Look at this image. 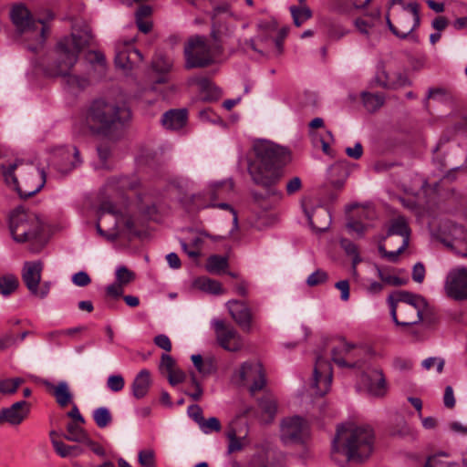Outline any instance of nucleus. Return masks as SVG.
Here are the masks:
<instances>
[{"label": "nucleus", "instance_id": "f257e3e1", "mask_svg": "<svg viewBox=\"0 0 467 467\" xmlns=\"http://www.w3.org/2000/svg\"><path fill=\"white\" fill-rule=\"evenodd\" d=\"M255 160L248 165V172L253 182L267 191L269 196L282 197V192L275 185L283 175V167L291 160L289 150L268 140L254 143Z\"/></svg>", "mask_w": 467, "mask_h": 467}, {"label": "nucleus", "instance_id": "f03ea898", "mask_svg": "<svg viewBox=\"0 0 467 467\" xmlns=\"http://www.w3.org/2000/svg\"><path fill=\"white\" fill-rule=\"evenodd\" d=\"M374 447L373 429L368 425L354 423L339 426L332 443L333 451H341L348 461L356 462H361L370 457Z\"/></svg>", "mask_w": 467, "mask_h": 467}, {"label": "nucleus", "instance_id": "7ed1b4c3", "mask_svg": "<svg viewBox=\"0 0 467 467\" xmlns=\"http://www.w3.org/2000/svg\"><path fill=\"white\" fill-rule=\"evenodd\" d=\"M92 38L91 30L88 26H85L80 31L74 28L70 36L65 37L58 44L59 57L57 65L54 67L47 69V74L52 77H64L66 78L67 84L70 88H84L88 80L84 78H79L75 75H70L69 71L76 64L78 53L81 49L89 44Z\"/></svg>", "mask_w": 467, "mask_h": 467}, {"label": "nucleus", "instance_id": "20e7f679", "mask_svg": "<svg viewBox=\"0 0 467 467\" xmlns=\"http://www.w3.org/2000/svg\"><path fill=\"white\" fill-rule=\"evenodd\" d=\"M131 113L124 101L97 99L85 115L86 125L92 130L109 131L130 120Z\"/></svg>", "mask_w": 467, "mask_h": 467}, {"label": "nucleus", "instance_id": "39448f33", "mask_svg": "<svg viewBox=\"0 0 467 467\" xmlns=\"http://www.w3.org/2000/svg\"><path fill=\"white\" fill-rule=\"evenodd\" d=\"M3 176L7 185L14 188L23 198L37 193L46 183V173L33 163L21 160L2 166Z\"/></svg>", "mask_w": 467, "mask_h": 467}, {"label": "nucleus", "instance_id": "423d86ee", "mask_svg": "<svg viewBox=\"0 0 467 467\" xmlns=\"http://www.w3.org/2000/svg\"><path fill=\"white\" fill-rule=\"evenodd\" d=\"M387 301L393 322L400 326H410L422 320L423 312L428 306L423 296L408 291H396L388 296Z\"/></svg>", "mask_w": 467, "mask_h": 467}, {"label": "nucleus", "instance_id": "0eeeda50", "mask_svg": "<svg viewBox=\"0 0 467 467\" xmlns=\"http://www.w3.org/2000/svg\"><path fill=\"white\" fill-rule=\"evenodd\" d=\"M10 18L16 33L34 42L27 45L29 50L36 51L43 46L48 30L46 20L35 19L30 11L22 4L12 7Z\"/></svg>", "mask_w": 467, "mask_h": 467}, {"label": "nucleus", "instance_id": "6e6552de", "mask_svg": "<svg viewBox=\"0 0 467 467\" xmlns=\"http://www.w3.org/2000/svg\"><path fill=\"white\" fill-rule=\"evenodd\" d=\"M134 223L130 216L119 213L111 202H103L96 223L98 233L109 241L116 240L120 232H131Z\"/></svg>", "mask_w": 467, "mask_h": 467}, {"label": "nucleus", "instance_id": "1a4fd4ad", "mask_svg": "<svg viewBox=\"0 0 467 467\" xmlns=\"http://www.w3.org/2000/svg\"><path fill=\"white\" fill-rule=\"evenodd\" d=\"M9 229L16 242L26 243L39 236L42 223L36 214L19 207L10 214Z\"/></svg>", "mask_w": 467, "mask_h": 467}, {"label": "nucleus", "instance_id": "9d476101", "mask_svg": "<svg viewBox=\"0 0 467 467\" xmlns=\"http://www.w3.org/2000/svg\"><path fill=\"white\" fill-rule=\"evenodd\" d=\"M183 53L187 69L204 67L213 61L210 46L205 38L200 36H192L188 40Z\"/></svg>", "mask_w": 467, "mask_h": 467}, {"label": "nucleus", "instance_id": "9b49d317", "mask_svg": "<svg viewBox=\"0 0 467 467\" xmlns=\"http://www.w3.org/2000/svg\"><path fill=\"white\" fill-rule=\"evenodd\" d=\"M233 380L240 386H248L252 394L263 389L265 385V375L263 366L258 361H245L233 375Z\"/></svg>", "mask_w": 467, "mask_h": 467}, {"label": "nucleus", "instance_id": "f8f14e48", "mask_svg": "<svg viewBox=\"0 0 467 467\" xmlns=\"http://www.w3.org/2000/svg\"><path fill=\"white\" fill-rule=\"evenodd\" d=\"M437 238L456 254L467 256V231L462 226L445 223L441 226Z\"/></svg>", "mask_w": 467, "mask_h": 467}, {"label": "nucleus", "instance_id": "ddd939ff", "mask_svg": "<svg viewBox=\"0 0 467 467\" xmlns=\"http://www.w3.org/2000/svg\"><path fill=\"white\" fill-rule=\"evenodd\" d=\"M443 289L451 299L467 300V267L458 265L451 268L445 276Z\"/></svg>", "mask_w": 467, "mask_h": 467}, {"label": "nucleus", "instance_id": "4468645a", "mask_svg": "<svg viewBox=\"0 0 467 467\" xmlns=\"http://www.w3.org/2000/svg\"><path fill=\"white\" fill-rule=\"evenodd\" d=\"M358 388L373 398H383L388 392V384L381 368L369 367L360 375Z\"/></svg>", "mask_w": 467, "mask_h": 467}, {"label": "nucleus", "instance_id": "2eb2a0df", "mask_svg": "<svg viewBox=\"0 0 467 467\" xmlns=\"http://www.w3.org/2000/svg\"><path fill=\"white\" fill-rule=\"evenodd\" d=\"M308 436V425L301 417L294 416L282 420L280 438L284 444H301L306 441Z\"/></svg>", "mask_w": 467, "mask_h": 467}, {"label": "nucleus", "instance_id": "dca6fc26", "mask_svg": "<svg viewBox=\"0 0 467 467\" xmlns=\"http://www.w3.org/2000/svg\"><path fill=\"white\" fill-rule=\"evenodd\" d=\"M332 367L324 358L318 357L316 360L313 378L310 382V392L315 396H324L327 394L332 383Z\"/></svg>", "mask_w": 467, "mask_h": 467}, {"label": "nucleus", "instance_id": "f3484780", "mask_svg": "<svg viewBox=\"0 0 467 467\" xmlns=\"http://www.w3.org/2000/svg\"><path fill=\"white\" fill-rule=\"evenodd\" d=\"M219 345L225 350L236 352L243 348L242 337L233 327L226 325L223 320L215 319L212 322Z\"/></svg>", "mask_w": 467, "mask_h": 467}, {"label": "nucleus", "instance_id": "a211bd4d", "mask_svg": "<svg viewBox=\"0 0 467 467\" xmlns=\"http://www.w3.org/2000/svg\"><path fill=\"white\" fill-rule=\"evenodd\" d=\"M419 25V5L417 3H410L404 6L403 10L398 16L396 36L406 38Z\"/></svg>", "mask_w": 467, "mask_h": 467}, {"label": "nucleus", "instance_id": "6ab92c4d", "mask_svg": "<svg viewBox=\"0 0 467 467\" xmlns=\"http://www.w3.org/2000/svg\"><path fill=\"white\" fill-rule=\"evenodd\" d=\"M54 165L58 172L66 175L81 164L79 151L75 146L61 147L55 152Z\"/></svg>", "mask_w": 467, "mask_h": 467}, {"label": "nucleus", "instance_id": "aec40b11", "mask_svg": "<svg viewBox=\"0 0 467 467\" xmlns=\"http://www.w3.org/2000/svg\"><path fill=\"white\" fill-rule=\"evenodd\" d=\"M227 308L232 318L244 331H250L252 324V313L250 307L242 301L230 300Z\"/></svg>", "mask_w": 467, "mask_h": 467}, {"label": "nucleus", "instance_id": "412c9836", "mask_svg": "<svg viewBox=\"0 0 467 467\" xmlns=\"http://www.w3.org/2000/svg\"><path fill=\"white\" fill-rule=\"evenodd\" d=\"M29 413V404L25 400L15 402L0 411V424L8 422L12 425L20 424Z\"/></svg>", "mask_w": 467, "mask_h": 467}, {"label": "nucleus", "instance_id": "4be33fe9", "mask_svg": "<svg viewBox=\"0 0 467 467\" xmlns=\"http://www.w3.org/2000/svg\"><path fill=\"white\" fill-rule=\"evenodd\" d=\"M34 380L45 385L48 389L52 390V394L60 407L65 408L72 403L73 395L67 381L62 380L57 385H54L47 379L36 377L34 378Z\"/></svg>", "mask_w": 467, "mask_h": 467}, {"label": "nucleus", "instance_id": "5701e85b", "mask_svg": "<svg viewBox=\"0 0 467 467\" xmlns=\"http://www.w3.org/2000/svg\"><path fill=\"white\" fill-rule=\"evenodd\" d=\"M43 265L40 261L26 262L22 270V279L26 288L32 294L40 284Z\"/></svg>", "mask_w": 467, "mask_h": 467}, {"label": "nucleus", "instance_id": "b1692460", "mask_svg": "<svg viewBox=\"0 0 467 467\" xmlns=\"http://www.w3.org/2000/svg\"><path fill=\"white\" fill-rule=\"evenodd\" d=\"M373 82L384 88H399L410 84L407 76L401 72L388 73L384 69L379 71Z\"/></svg>", "mask_w": 467, "mask_h": 467}, {"label": "nucleus", "instance_id": "393cba45", "mask_svg": "<svg viewBox=\"0 0 467 467\" xmlns=\"http://www.w3.org/2000/svg\"><path fill=\"white\" fill-rule=\"evenodd\" d=\"M336 357L335 363L340 368H360L367 361L368 349L363 346L353 344L348 359L345 360Z\"/></svg>", "mask_w": 467, "mask_h": 467}, {"label": "nucleus", "instance_id": "a878e982", "mask_svg": "<svg viewBox=\"0 0 467 467\" xmlns=\"http://www.w3.org/2000/svg\"><path fill=\"white\" fill-rule=\"evenodd\" d=\"M234 192V182L228 178L219 182H210L206 189V194L210 197L211 201L218 199H226Z\"/></svg>", "mask_w": 467, "mask_h": 467}, {"label": "nucleus", "instance_id": "bb28decb", "mask_svg": "<svg viewBox=\"0 0 467 467\" xmlns=\"http://www.w3.org/2000/svg\"><path fill=\"white\" fill-rule=\"evenodd\" d=\"M161 121L168 130H180L187 121V111L186 109H171L163 114Z\"/></svg>", "mask_w": 467, "mask_h": 467}, {"label": "nucleus", "instance_id": "cd10ccee", "mask_svg": "<svg viewBox=\"0 0 467 467\" xmlns=\"http://www.w3.org/2000/svg\"><path fill=\"white\" fill-rule=\"evenodd\" d=\"M140 185V181L136 176L133 177H119L109 179L106 185L105 191L109 193L124 191L134 190Z\"/></svg>", "mask_w": 467, "mask_h": 467}, {"label": "nucleus", "instance_id": "c85d7f7f", "mask_svg": "<svg viewBox=\"0 0 467 467\" xmlns=\"http://www.w3.org/2000/svg\"><path fill=\"white\" fill-rule=\"evenodd\" d=\"M150 374L147 369H141L137 376L135 377L132 385L131 390L132 395L140 400L144 398L150 389Z\"/></svg>", "mask_w": 467, "mask_h": 467}, {"label": "nucleus", "instance_id": "c756f323", "mask_svg": "<svg viewBox=\"0 0 467 467\" xmlns=\"http://www.w3.org/2000/svg\"><path fill=\"white\" fill-rule=\"evenodd\" d=\"M371 0H334L333 9L339 14L348 15L354 9L367 8Z\"/></svg>", "mask_w": 467, "mask_h": 467}, {"label": "nucleus", "instance_id": "7c9ffc66", "mask_svg": "<svg viewBox=\"0 0 467 467\" xmlns=\"http://www.w3.org/2000/svg\"><path fill=\"white\" fill-rule=\"evenodd\" d=\"M410 231L408 222L402 216L393 219L388 230V235H400L402 237V242L407 243L409 245Z\"/></svg>", "mask_w": 467, "mask_h": 467}, {"label": "nucleus", "instance_id": "2f4dec72", "mask_svg": "<svg viewBox=\"0 0 467 467\" xmlns=\"http://www.w3.org/2000/svg\"><path fill=\"white\" fill-rule=\"evenodd\" d=\"M193 286L198 290L213 295H220L223 293L220 282L204 276L195 279L193 281Z\"/></svg>", "mask_w": 467, "mask_h": 467}, {"label": "nucleus", "instance_id": "473e14b6", "mask_svg": "<svg viewBox=\"0 0 467 467\" xmlns=\"http://www.w3.org/2000/svg\"><path fill=\"white\" fill-rule=\"evenodd\" d=\"M53 448L61 458L78 457L84 450L78 445H67L61 441H53Z\"/></svg>", "mask_w": 467, "mask_h": 467}, {"label": "nucleus", "instance_id": "72a5a7b5", "mask_svg": "<svg viewBox=\"0 0 467 467\" xmlns=\"http://www.w3.org/2000/svg\"><path fill=\"white\" fill-rule=\"evenodd\" d=\"M361 97L364 107L369 112L378 110L385 101V97L381 93H370L364 91L362 92Z\"/></svg>", "mask_w": 467, "mask_h": 467}, {"label": "nucleus", "instance_id": "f704fd0d", "mask_svg": "<svg viewBox=\"0 0 467 467\" xmlns=\"http://www.w3.org/2000/svg\"><path fill=\"white\" fill-rule=\"evenodd\" d=\"M19 281L13 274L0 276V295L6 297L12 295L18 287Z\"/></svg>", "mask_w": 467, "mask_h": 467}, {"label": "nucleus", "instance_id": "c9c22d12", "mask_svg": "<svg viewBox=\"0 0 467 467\" xmlns=\"http://www.w3.org/2000/svg\"><path fill=\"white\" fill-rule=\"evenodd\" d=\"M366 16L369 17L368 20L358 17L355 19L354 26L360 34L368 36L371 29L375 26V21L379 18V13H370Z\"/></svg>", "mask_w": 467, "mask_h": 467}, {"label": "nucleus", "instance_id": "e433bc0d", "mask_svg": "<svg viewBox=\"0 0 467 467\" xmlns=\"http://www.w3.org/2000/svg\"><path fill=\"white\" fill-rule=\"evenodd\" d=\"M228 267V260L225 256L222 255H211L207 259L206 270L214 275H220L223 273Z\"/></svg>", "mask_w": 467, "mask_h": 467}, {"label": "nucleus", "instance_id": "4c0bfd02", "mask_svg": "<svg viewBox=\"0 0 467 467\" xmlns=\"http://www.w3.org/2000/svg\"><path fill=\"white\" fill-rule=\"evenodd\" d=\"M88 434L83 428L76 423L70 422L67 425V433L64 438L69 441L83 443L87 440Z\"/></svg>", "mask_w": 467, "mask_h": 467}, {"label": "nucleus", "instance_id": "58836bf2", "mask_svg": "<svg viewBox=\"0 0 467 467\" xmlns=\"http://www.w3.org/2000/svg\"><path fill=\"white\" fill-rule=\"evenodd\" d=\"M315 214L317 216H318V217H324L326 219V222H325L324 224L318 225L314 221L313 214H311L309 213H306V216H307V220H308L309 225L313 229H317L319 232L327 231L328 229L330 223H331V215H330L329 212L327 209L323 208V207H319V208L315 210Z\"/></svg>", "mask_w": 467, "mask_h": 467}, {"label": "nucleus", "instance_id": "ea45409f", "mask_svg": "<svg viewBox=\"0 0 467 467\" xmlns=\"http://www.w3.org/2000/svg\"><path fill=\"white\" fill-rule=\"evenodd\" d=\"M447 457L443 452L433 454L427 459L424 467H462L458 462L445 460Z\"/></svg>", "mask_w": 467, "mask_h": 467}, {"label": "nucleus", "instance_id": "a19ab883", "mask_svg": "<svg viewBox=\"0 0 467 467\" xmlns=\"http://www.w3.org/2000/svg\"><path fill=\"white\" fill-rule=\"evenodd\" d=\"M93 420L97 426L100 429L108 427L112 421V416L107 407H99L94 410Z\"/></svg>", "mask_w": 467, "mask_h": 467}, {"label": "nucleus", "instance_id": "79ce46f5", "mask_svg": "<svg viewBox=\"0 0 467 467\" xmlns=\"http://www.w3.org/2000/svg\"><path fill=\"white\" fill-rule=\"evenodd\" d=\"M259 406L264 415V420H272L277 409L275 400L270 397H265L259 400Z\"/></svg>", "mask_w": 467, "mask_h": 467}, {"label": "nucleus", "instance_id": "37998d69", "mask_svg": "<svg viewBox=\"0 0 467 467\" xmlns=\"http://www.w3.org/2000/svg\"><path fill=\"white\" fill-rule=\"evenodd\" d=\"M172 66L173 61L162 54H157L152 60V68L158 73L166 74L171 69Z\"/></svg>", "mask_w": 467, "mask_h": 467}, {"label": "nucleus", "instance_id": "c03bdc74", "mask_svg": "<svg viewBox=\"0 0 467 467\" xmlns=\"http://www.w3.org/2000/svg\"><path fill=\"white\" fill-rule=\"evenodd\" d=\"M290 12L294 20V24L296 26H300L304 22L312 16V12L306 5H301L299 7L291 6Z\"/></svg>", "mask_w": 467, "mask_h": 467}, {"label": "nucleus", "instance_id": "a18cd8bd", "mask_svg": "<svg viewBox=\"0 0 467 467\" xmlns=\"http://www.w3.org/2000/svg\"><path fill=\"white\" fill-rule=\"evenodd\" d=\"M202 243V238L194 237L190 243H186L184 241H181L182 249L190 258L197 259L200 256V246Z\"/></svg>", "mask_w": 467, "mask_h": 467}, {"label": "nucleus", "instance_id": "49530a36", "mask_svg": "<svg viewBox=\"0 0 467 467\" xmlns=\"http://www.w3.org/2000/svg\"><path fill=\"white\" fill-rule=\"evenodd\" d=\"M226 436L227 439L229 440L227 454H232L233 452L242 451L244 445L246 444V438H238L234 429L230 430L226 433Z\"/></svg>", "mask_w": 467, "mask_h": 467}, {"label": "nucleus", "instance_id": "de8ad7c7", "mask_svg": "<svg viewBox=\"0 0 467 467\" xmlns=\"http://www.w3.org/2000/svg\"><path fill=\"white\" fill-rule=\"evenodd\" d=\"M116 282L122 286L128 285L135 279V274L129 270L126 266H118L115 272Z\"/></svg>", "mask_w": 467, "mask_h": 467}, {"label": "nucleus", "instance_id": "09e8293b", "mask_svg": "<svg viewBox=\"0 0 467 467\" xmlns=\"http://www.w3.org/2000/svg\"><path fill=\"white\" fill-rule=\"evenodd\" d=\"M24 382L21 378L6 379L0 381V392L12 394Z\"/></svg>", "mask_w": 467, "mask_h": 467}, {"label": "nucleus", "instance_id": "8fccbe9b", "mask_svg": "<svg viewBox=\"0 0 467 467\" xmlns=\"http://www.w3.org/2000/svg\"><path fill=\"white\" fill-rule=\"evenodd\" d=\"M353 344H350L345 340L339 342V344L332 349V360L335 362V358L337 356L342 359H348Z\"/></svg>", "mask_w": 467, "mask_h": 467}, {"label": "nucleus", "instance_id": "3c124183", "mask_svg": "<svg viewBox=\"0 0 467 467\" xmlns=\"http://www.w3.org/2000/svg\"><path fill=\"white\" fill-rule=\"evenodd\" d=\"M199 428L205 434H210L213 431L218 432L221 431V423L215 417H211L207 420H202L200 422Z\"/></svg>", "mask_w": 467, "mask_h": 467}, {"label": "nucleus", "instance_id": "603ef678", "mask_svg": "<svg viewBox=\"0 0 467 467\" xmlns=\"http://www.w3.org/2000/svg\"><path fill=\"white\" fill-rule=\"evenodd\" d=\"M312 136L315 145L317 146L318 143H320L324 153L329 154V144L330 141L333 140V135L331 131L327 130L324 136L318 133H314Z\"/></svg>", "mask_w": 467, "mask_h": 467}, {"label": "nucleus", "instance_id": "864d4df0", "mask_svg": "<svg viewBox=\"0 0 467 467\" xmlns=\"http://www.w3.org/2000/svg\"><path fill=\"white\" fill-rule=\"evenodd\" d=\"M62 329H55L48 331L44 334V337L47 341L54 344L57 347H62L67 345V341L64 339Z\"/></svg>", "mask_w": 467, "mask_h": 467}, {"label": "nucleus", "instance_id": "5fc2aeb1", "mask_svg": "<svg viewBox=\"0 0 467 467\" xmlns=\"http://www.w3.org/2000/svg\"><path fill=\"white\" fill-rule=\"evenodd\" d=\"M138 460L142 467H155V454L150 449L140 451Z\"/></svg>", "mask_w": 467, "mask_h": 467}, {"label": "nucleus", "instance_id": "6e6d98bb", "mask_svg": "<svg viewBox=\"0 0 467 467\" xmlns=\"http://www.w3.org/2000/svg\"><path fill=\"white\" fill-rule=\"evenodd\" d=\"M124 386V378L119 374L110 375L107 379V387L113 392L122 390Z\"/></svg>", "mask_w": 467, "mask_h": 467}, {"label": "nucleus", "instance_id": "4d7b16f0", "mask_svg": "<svg viewBox=\"0 0 467 467\" xmlns=\"http://www.w3.org/2000/svg\"><path fill=\"white\" fill-rule=\"evenodd\" d=\"M328 278V275L327 272L317 269L315 272H313L307 278H306V284L309 286H315L320 284L325 283Z\"/></svg>", "mask_w": 467, "mask_h": 467}, {"label": "nucleus", "instance_id": "13d9d810", "mask_svg": "<svg viewBox=\"0 0 467 467\" xmlns=\"http://www.w3.org/2000/svg\"><path fill=\"white\" fill-rule=\"evenodd\" d=\"M176 368V361L171 355L166 353L161 355L160 363V370L161 372L168 373Z\"/></svg>", "mask_w": 467, "mask_h": 467}, {"label": "nucleus", "instance_id": "bf43d9fd", "mask_svg": "<svg viewBox=\"0 0 467 467\" xmlns=\"http://www.w3.org/2000/svg\"><path fill=\"white\" fill-rule=\"evenodd\" d=\"M72 283L79 287H84L91 283V278L85 271L75 273L71 277Z\"/></svg>", "mask_w": 467, "mask_h": 467}, {"label": "nucleus", "instance_id": "052dcab7", "mask_svg": "<svg viewBox=\"0 0 467 467\" xmlns=\"http://www.w3.org/2000/svg\"><path fill=\"white\" fill-rule=\"evenodd\" d=\"M208 207H213V208H220V209H223V210H229L232 214H233V224H234V229H237L238 227V217H237V213L235 212V210L228 203L226 202H215V201H212L209 204L205 205L204 208H208Z\"/></svg>", "mask_w": 467, "mask_h": 467}, {"label": "nucleus", "instance_id": "680f3d73", "mask_svg": "<svg viewBox=\"0 0 467 467\" xmlns=\"http://www.w3.org/2000/svg\"><path fill=\"white\" fill-rule=\"evenodd\" d=\"M169 383L171 386H175L179 383L184 381L186 375L185 373L179 368L172 369L171 371L167 373Z\"/></svg>", "mask_w": 467, "mask_h": 467}, {"label": "nucleus", "instance_id": "e2e57ef3", "mask_svg": "<svg viewBox=\"0 0 467 467\" xmlns=\"http://www.w3.org/2000/svg\"><path fill=\"white\" fill-rule=\"evenodd\" d=\"M444 360L439 358H428L422 361V367L425 369H431L432 367H436L438 373H441L443 369Z\"/></svg>", "mask_w": 467, "mask_h": 467}, {"label": "nucleus", "instance_id": "0e129e2a", "mask_svg": "<svg viewBox=\"0 0 467 467\" xmlns=\"http://www.w3.org/2000/svg\"><path fill=\"white\" fill-rule=\"evenodd\" d=\"M130 55H128L126 52L118 51L116 53L115 64L118 67H120L123 69L130 68Z\"/></svg>", "mask_w": 467, "mask_h": 467}, {"label": "nucleus", "instance_id": "69168bd1", "mask_svg": "<svg viewBox=\"0 0 467 467\" xmlns=\"http://www.w3.org/2000/svg\"><path fill=\"white\" fill-rule=\"evenodd\" d=\"M153 341L158 348L165 350L166 352H170L171 350V342L168 336L164 334L158 335L154 337Z\"/></svg>", "mask_w": 467, "mask_h": 467}, {"label": "nucleus", "instance_id": "338daca9", "mask_svg": "<svg viewBox=\"0 0 467 467\" xmlns=\"http://www.w3.org/2000/svg\"><path fill=\"white\" fill-rule=\"evenodd\" d=\"M335 287L340 291V299L348 301L349 299V282L348 280H340L335 284Z\"/></svg>", "mask_w": 467, "mask_h": 467}, {"label": "nucleus", "instance_id": "774afa93", "mask_svg": "<svg viewBox=\"0 0 467 467\" xmlns=\"http://www.w3.org/2000/svg\"><path fill=\"white\" fill-rule=\"evenodd\" d=\"M425 267L422 263H416L412 268V279L416 283H422L425 278Z\"/></svg>", "mask_w": 467, "mask_h": 467}]
</instances>
